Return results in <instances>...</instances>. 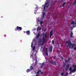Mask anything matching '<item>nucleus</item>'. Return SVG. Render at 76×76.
Masks as SVG:
<instances>
[{
	"mask_svg": "<svg viewBox=\"0 0 76 76\" xmlns=\"http://www.w3.org/2000/svg\"><path fill=\"white\" fill-rule=\"evenodd\" d=\"M66 43L68 44V45H66V47H69V48H73L74 47L76 46V44H72L71 42L70 41H66Z\"/></svg>",
	"mask_w": 76,
	"mask_h": 76,
	"instance_id": "2",
	"label": "nucleus"
},
{
	"mask_svg": "<svg viewBox=\"0 0 76 76\" xmlns=\"http://www.w3.org/2000/svg\"><path fill=\"white\" fill-rule=\"evenodd\" d=\"M33 44H34V43H33V42H32L31 43V47H33Z\"/></svg>",
	"mask_w": 76,
	"mask_h": 76,
	"instance_id": "25",
	"label": "nucleus"
},
{
	"mask_svg": "<svg viewBox=\"0 0 76 76\" xmlns=\"http://www.w3.org/2000/svg\"><path fill=\"white\" fill-rule=\"evenodd\" d=\"M37 53V52L35 54H33L32 53L31 55V56L30 57L31 58V57H32V58L33 59V61H35V59H34V57L35 58V60H37V58L35 57V55L36 54V53Z\"/></svg>",
	"mask_w": 76,
	"mask_h": 76,
	"instance_id": "3",
	"label": "nucleus"
},
{
	"mask_svg": "<svg viewBox=\"0 0 76 76\" xmlns=\"http://www.w3.org/2000/svg\"><path fill=\"white\" fill-rule=\"evenodd\" d=\"M69 74L70 75H71V74H72V72H70L69 73Z\"/></svg>",
	"mask_w": 76,
	"mask_h": 76,
	"instance_id": "40",
	"label": "nucleus"
},
{
	"mask_svg": "<svg viewBox=\"0 0 76 76\" xmlns=\"http://www.w3.org/2000/svg\"><path fill=\"white\" fill-rule=\"evenodd\" d=\"M74 2H75V3H76V0Z\"/></svg>",
	"mask_w": 76,
	"mask_h": 76,
	"instance_id": "42",
	"label": "nucleus"
},
{
	"mask_svg": "<svg viewBox=\"0 0 76 76\" xmlns=\"http://www.w3.org/2000/svg\"><path fill=\"white\" fill-rule=\"evenodd\" d=\"M70 66V65L69 64H68L66 66V67L65 68V70L67 71L69 70V67Z\"/></svg>",
	"mask_w": 76,
	"mask_h": 76,
	"instance_id": "5",
	"label": "nucleus"
},
{
	"mask_svg": "<svg viewBox=\"0 0 76 76\" xmlns=\"http://www.w3.org/2000/svg\"><path fill=\"white\" fill-rule=\"evenodd\" d=\"M51 36H52V35H50V38H51Z\"/></svg>",
	"mask_w": 76,
	"mask_h": 76,
	"instance_id": "39",
	"label": "nucleus"
},
{
	"mask_svg": "<svg viewBox=\"0 0 76 76\" xmlns=\"http://www.w3.org/2000/svg\"><path fill=\"white\" fill-rule=\"evenodd\" d=\"M68 72H66V73L65 76H68Z\"/></svg>",
	"mask_w": 76,
	"mask_h": 76,
	"instance_id": "18",
	"label": "nucleus"
},
{
	"mask_svg": "<svg viewBox=\"0 0 76 76\" xmlns=\"http://www.w3.org/2000/svg\"><path fill=\"white\" fill-rule=\"evenodd\" d=\"M39 36H40V32H39L38 35L36 36L37 39H38L39 37Z\"/></svg>",
	"mask_w": 76,
	"mask_h": 76,
	"instance_id": "7",
	"label": "nucleus"
},
{
	"mask_svg": "<svg viewBox=\"0 0 76 76\" xmlns=\"http://www.w3.org/2000/svg\"><path fill=\"white\" fill-rule=\"evenodd\" d=\"M74 49L75 50H76V47H74Z\"/></svg>",
	"mask_w": 76,
	"mask_h": 76,
	"instance_id": "33",
	"label": "nucleus"
},
{
	"mask_svg": "<svg viewBox=\"0 0 76 76\" xmlns=\"http://www.w3.org/2000/svg\"><path fill=\"white\" fill-rule=\"evenodd\" d=\"M74 23V21H72L71 23V24L73 25Z\"/></svg>",
	"mask_w": 76,
	"mask_h": 76,
	"instance_id": "28",
	"label": "nucleus"
},
{
	"mask_svg": "<svg viewBox=\"0 0 76 76\" xmlns=\"http://www.w3.org/2000/svg\"><path fill=\"white\" fill-rule=\"evenodd\" d=\"M19 29L20 31H21L22 29V28L20 27H19L18 26H17L16 28L15 29V31H18Z\"/></svg>",
	"mask_w": 76,
	"mask_h": 76,
	"instance_id": "4",
	"label": "nucleus"
},
{
	"mask_svg": "<svg viewBox=\"0 0 76 76\" xmlns=\"http://www.w3.org/2000/svg\"><path fill=\"white\" fill-rule=\"evenodd\" d=\"M70 60H71V59L70 58H69L67 60L66 59L65 60V63H67V62H69L70 61Z\"/></svg>",
	"mask_w": 76,
	"mask_h": 76,
	"instance_id": "6",
	"label": "nucleus"
},
{
	"mask_svg": "<svg viewBox=\"0 0 76 76\" xmlns=\"http://www.w3.org/2000/svg\"><path fill=\"white\" fill-rule=\"evenodd\" d=\"M54 58L55 59H56V56H54Z\"/></svg>",
	"mask_w": 76,
	"mask_h": 76,
	"instance_id": "37",
	"label": "nucleus"
},
{
	"mask_svg": "<svg viewBox=\"0 0 76 76\" xmlns=\"http://www.w3.org/2000/svg\"><path fill=\"white\" fill-rule=\"evenodd\" d=\"M45 5L44 6V10H45V6H46V5H47V4H48V3H45Z\"/></svg>",
	"mask_w": 76,
	"mask_h": 76,
	"instance_id": "16",
	"label": "nucleus"
},
{
	"mask_svg": "<svg viewBox=\"0 0 76 76\" xmlns=\"http://www.w3.org/2000/svg\"><path fill=\"white\" fill-rule=\"evenodd\" d=\"M43 67V65H41L40 66L41 68H42V67Z\"/></svg>",
	"mask_w": 76,
	"mask_h": 76,
	"instance_id": "36",
	"label": "nucleus"
},
{
	"mask_svg": "<svg viewBox=\"0 0 76 76\" xmlns=\"http://www.w3.org/2000/svg\"><path fill=\"white\" fill-rule=\"evenodd\" d=\"M50 63L51 64H54V65H56V62L54 61L52 62V61H50Z\"/></svg>",
	"mask_w": 76,
	"mask_h": 76,
	"instance_id": "8",
	"label": "nucleus"
},
{
	"mask_svg": "<svg viewBox=\"0 0 76 76\" xmlns=\"http://www.w3.org/2000/svg\"><path fill=\"white\" fill-rule=\"evenodd\" d=\"M71 72H72V73H74V72H76V71L73 69V70H72V71H71Z\"/></svg>",
	"mask_w": 76,
	"mask_h": 76,
	"instance_id": "20",
	"label": "nucleus"
},
{
	"mask_svg": "<svg viewBox=\"0 0 76 76\" xmlns=\"http://www.w3.org/2000/svg\"><path fill=\"white\" fill-rule=\"evenodd\" d=\"M61 58L62 59V60H63V57L62 56H61Z\"/></svg>",
	"mask_w": 76,
	"mask_h": 76,
	"instance_id": "35",
	"label": "nucleus"
},
{
	"mask_svg": "<svg viewBox=\"0 0 76 76\" xmlns=\"http://www.w3.org/2000/svg\"><path fill=\"white\" fill-rule=\"evenodd\" d=\"M64 75V73L63 72H62L61 73V76H63Z\"/></svg>",
	"mask_w": 76,
	"mask_h": 76,
	"instance_id": "21",
	"label": "nucleus"
},
{
	"mask_svg": "<svg viewBox=\"0 0 76 76\" xmlns=\"http://www.w3.org/2000/svg\"><path fill=\"white\" fill-rule=\"evenodd\" d=\"M46 53H48V50L46 51Z\"/></svg>",
	"mask_w": 76,
	"mask_h": 76,
	"instance_id": "46",
	"label": "nucleus"
},
{
	"mask_svg": "<svg viewBox=\"0 0 76 76\" xmlns=\"http://www.w3.org/2000/svg\"><path fill=\"white\" fill-rule=\"evenodd\" d=\"M73 37V33L71 32L70 35V37Z\"/></svg>",
	"mask_w": 76,
	"mask_h": 76,
	"instance_id": "17",
	"label": "nucleus"
},
{
	"mask_svg": "<svg viewBox=\"0 0 76 76\" xmlns=\"http://www.w3.org/2000/svg\"><path fill=\"white\" fill-rule=\"evenodd\" d=\"M66 63H65L64 62H63V66L64 67V66H66Z\"/></svg>",
	"mask_w": 76,
	"mask_h": 76,
	"instance_id": "19",
	"label": "nucleus"
},
{
	"mask_svg": "<svg viewBox=\"0 0 76 76\" xmlns=\"http://www.w3.org/2000/svg\"><path fill=\"white\" fill-rule=\"evenodd\" d=\"M37 31H39L41 30V28L39 26H38V28H37Z\"/></svg>",
	"mask_w": 76,
	"mask_h": 76,
	"instance_id": "9",
	"label": "nucleus"
},
{
	"mask_svg": "<svg viewBox=\"0 0 76 76\" xmlns=\"http://www.w3.org/2000/svg\"><path fill=\"white\" fill-rule=\"evenodd\" d=\"M52 50H53V47H50L49 48V51L50 53H51L52 52Z\"/></svg>",
	"mask_w": 76,
	"mask_h": 76,
	"instance_id": "10",
	"label": "nucleus"
},
{
	"mask_svg": "<svg viewBox=\"0 0 76 76\" xmlns=\"http://www.w3.org/2000/svg\"><path fill=\"white\" fill-rule=\"evenodd\" d=\"M74 70L76 71V66H75L74 67Z\"/></svg>",
	"mask_w": 76,
	"mask_h": 76,
	"instance_id": "22",
	"label": "nucleus"
},
{
	"mask_svg": "<svg viewBox=\"0 0 76 76\" xmlns=\"http://www.w3.org/2000/svg\"><path fill=\"white\" fill-rule=\"evenodd\" d=\"M37 73H39V72H38V71Z\"/></svg>",
	"mask_w": 76,
	"mask_h": 76,
	"instance_id": "47",
	"label": "nucleus"
},
{
	"mask_svg": "<svg viewBox=\"0 0 76 76\" xmlns=\"http://www.w3.org/2000/svg\"><path fill=\"white\" fill-rule=\"evenodd\" d=\"M41 26L42 27H43V26H42V24H40Z\"/></svg>",
	"mask_w": 76,
	"mask_h": 76,
	"instance_id": "43",
	"label": "nucleus"
},
{
	"mask_svg": "<svg viewBox=\"0 0 76 76\" xmlns=\"http://www.w3.org/2000/svg\"><path fill=\"white\" fill-rule=\"evenodd\" d=\"M34 69V67H33V66H31L30 67V70H32Z\"/></svg>",
	"mask_w": 76,
	"mask_h": 76,
	"instance_id": "12",
	"label": "nucleus"
},
{
	"mask_svg": "<svg viewBox=\"0 0 76 76\" xmlns=\"http://www.w3.org/2000/svg\"><path fill=\"white\" fill-rule=\"evenodd\" d=\"M31 70H30V69H28L26 70V72L27 73H28V72H31Z\"/></svg>",
	"mask_w": 76,
	"mask_h": 76,
	"instance_id": "14",
	"label": "nucleus"
},
{
	"mask_svg": "<svg viewBox=\"0 0 76 76\" xmlns=\"http://www.w3.org/2000/svg\"><path fill=\"white\" fill-rule=\"evenodd\" d=\"M38 73H41V71L40 70H38Z\"/></svg>",
	"mask_w": 76,
	"mask_h": 76,
	"instance_id": "27",
	"label": "nucleus"
},
{
	"mask_svg": "<svg viewBox=\"0 0 76 76\" xmlns=\"http://www.w3.org/2000/svg\"><path fill=\"white\" fill-rule=\"evenodd\" d=\"M40 25H42V23H43V21H40Z\"/></svg>",
	"mask_w": 76,
	"mask_h": 76,
	"instance_id": "26",
	"label": "nucleus"
},
{
	"mask_svg": "<svg viewBox=\"0 0 76 76\" xmlns=\"http://www.w3.org/2000/svg\"><path fill=\"white\" fill-rule=\"evenodd\" d=\"M26 34L27 35H30V31H26Z\"/></svg>",
	"mask_w": 76,
	"mask_h": 76,
	"instance_id": "11",
	"label": "nucleus"
},
{
	"mask_svg": "<svg viewBox=\"0 0 76 76\" xmlns=\"http://www.w3.org/2000/svg\"><path fill=\"white\" fill-rule=\"evenodd\" d=\"M74 25H76V23H74Z\"/></svg>",
	"mask_w": 76,
	"mask_h": 76,
	"instance_id": "48",
	"label": "nucleus"
},
{
	"mask_svg": "<svg viewBox=\"0 0 76 76\" xmlns=\"http://www.w3.org/2000/svg\"><path fill=\"white\" fill-rule=\"evenodd\" d=\"M46 51H48V48H46Z\"/></svg>",
	"mask_w": 76,
	"mask_h": 76,
	"instance_id": "38",
	"label": "nucleus"
},
{
	"mask_svg": "<svg viewBox=\"0 0 76 76\" xmlns=\"http://www.w3.org/2000/svg\"><path fill=\"white\" fill-rule=\"evenodd\" d=\"M34 53V52H33V53Z\"/></svg>",
	"mask_w": 76,
	"mask_h": 76,
	"instance_id": "49",
	"label": "nucleus"
},
{
	"mask_svg": "<svg viewBox=\"0 0 76 76\" xmlns=\"http://www.w3.org/2000/svg\"><path fill=\"white\" fill-rule=\"evenodd\" d=\"M36 76H39V75H37Z\"/></svg>",
	"mask_w": 76,
	"mask_h": 76,
	"instance_id": "44",
	"label": "nucleus"
},
{
	"mask_svg": "<svg viewBox=\"0 0 76 76\" xmlns=\"http://www.w3.org/2000/svg\"><path fill=\"white\" fill-rule=\"evenodd\" d=\"M46 15V14H45V12H44L43 13V19H44V18H45V16Z\"/></svg>",
	"mask_w": 76,
	"mask_h": 76,
	"instance_id": "13",
	"label": "nucleus"
},
{
	"mask_svg": "<svg viewBox=\"0 0 76 76\" xmlns=\"http://www.w3.org/2000/svg\"><path fill=\"white\" fill-rule=\"evenodd\" d=\"M43 36L42 38L39 39L38 41V44H39V43L42 42L40 44L41 46L43 45L44 44V43H45V40H46V39L45 38H48V36H47V35L46 34H43Z\"/></svg>",
	"mask_w": 76,
	"mask_h": 76,
	"instance_id": "1",
	"label": "nucleus"
},
{
	"mask_svg": "<svg viewBox=\"0 0 76 76\" xmlns=\"http://www.w3.org/2000/svg\"><path fill=\"white\" fill-rule=\"evenodd\" d=\"M33 51H35V47L34 46L33 48Z\"/></svg>",
	"mask_w": 76,
	"mask_h": 76,
	"instance_id": "29",
	"label": "nucleus"
},
{
	"mask_svg": "<svg viewBox=\"0 0 76 76\" xmlns=\"http://www.w3.org/2000/svg\"><path fill=\"white\" fill-rule=\"evenodd\" d=\"M75 2L73 4V5H75Z\"/></svg>",
	"mask_w": 76,
	"mask_h": 76,
	"instance_id": "41",
	"label": "nucleus"
},
{
	"mask_svg": "<svg viewBox=\"0 0 76 76\" xmlns=\"http://www.w3.org/2000/svg\"><path fill=\"white\" fill-rule=\"evenodd\" d=\"M49 6V5H47V6H46V8H48V7Z\"/></svg>",
	"mask_w": 76,
	"mask_h": 76,
	"instance_id": "32",
	"label": "nucleus"
},
{
	"mask_svg": "<svg viewBox=\"0 0 76 76\" xmlns=\"http://www.w3.org/2000/svg\"><path fill=\"white\" fill-rule=\"evenodd\" d=\"M46 56H48V53H46Z\"/></svg>",
	"mask_w": 76,
	"mask_h": 76,
	"instance_id": "34",
	"label": "nucleus"
},
{
	"mask_svg": "<svg viewBox=\"0 0 76 76\" xmlns=\"http://www.w3.org/2000/svg\"><path fill=\"white\" fill-rule=\"evenodd\" d=\"M54 44V40H53L52 41V44Z\"/></svg>",
	"mask_w": 76,
	"mask_h": 76,
	"instance_id": "30",
	"label": "nucleus"
},
{
	"mask_svg": "<svg viewBox=\"0 0 76 76\" xmlns=\"http://www.w3.org/2000/svg\"><path fill=\"white\" fill-rule=\"evenodd\" d=\"M42 73H43V72H41V74H42Z\"/></svg>",
	"mask_w": 76,
	"mask_h": 76,
	"instance_id": "45",
	"label": "nucleus"
},
{
	"mask_svg": "<svg viewBox=\"0 0 76 76\" xmlns=\"http://www.w3.org/2000/svg\"><path fill=\"white\" fill-rule=\"evenodd\" d=\"M70 71H72V67H70L69 68V69Z\"/></svg>",
	"mask_w": 76,
	"mask_h": 76,
	"instance_id": "24",
	"label": "nucleus"
},
{
	"mask_svg": "<svg viewBox=\"0 0 76 76\" xmlns=\"http://www.w3.org/2000/svg\"><path fill=\"white\" fill-rule=\"evenodd\" d=\"M44 64H45V63H42V65L43 66H44Z\"/></svg>",
	"mask_w": 76,
	"mask_h": 76,
	"instance_id": "31",
	"label": "nucleus"
},
{
	"mask_svg": "<svg viewBox=\"0 0 76 76\" xmlns=\"http://www.w3.org/2000/svg\"><path fill=\"white\" fill-rule=\"evenodd\" d=\"M53 34V31H51L50 32V35L52 36Z\"/></svg>",
	"mask_w": 76,
	"mask_h": 76,
	"instance_id": "15",
	"label": "nucleus"
},
{
	"mask_svg": "<svg viewBox=\"0 0 76 76\" xmlns=\"http://www.w3.org/2000/svg\"><path fill=\"white\" fill-rule=\"evenodd\" d=\"M66 4V2H64V3L62 5V7H64V5Z\"/></svg>",
	"mask_w": 76,
	"mask_h": 76,
	"instance_id": "23",
	"label": "nucleus"
}]
</instances>
